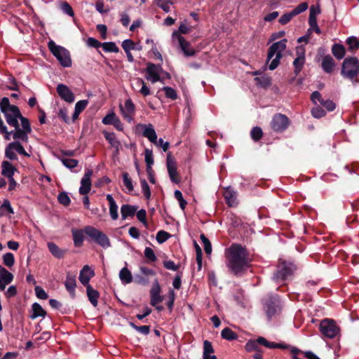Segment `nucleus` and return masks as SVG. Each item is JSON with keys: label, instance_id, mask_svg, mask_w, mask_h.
I'll return each mask as SVG.
<instances>
[{"label": "nucleus", "instance_id": "nucleus-51", "mask_svg": "<svg viewBox=\"0 0 359 359\" xmlns=\"http://www.w3.org/2000/svg\"><path fill=\"white\" fill-rule=\"evenodd\" d=\"M200 238L203 243L204 250L205 253L207 255H210L212 252V245L210 241L208 240V238H206V236L203 233H202L200 236Z\"/></svg>", "mask_w": 359, "mask_h": 359}, {"label": "nucleus", "instance_id": "nucleus-59", "mask_svg": "<svg viewBox=\"0 0 359 359\" xmlns=\"http://www.w3.org/2000/svg\"><path fill=\"white\" fill-rule=\"evenodd\" d=\"M168 299H168L166 305H167V307L169 309V311H172L173 309L174 302H175V292L172 289H170L168 291Z\"/></svg>", "mask_w": 359, "mask_h": 359}, {"label": "nucleus", "instance_id": "nucleus-18", "mask_svg": "<svg viewBox=\"0 0 359 359\" xmlns=\"http://www.w3.org/2000/svg\"><path fill=\"white\" fill-rule=\"evenodd\" d=\"M56 90L60 98L65 102L72 103L74 101L75 96L74 93L66 85L62 83L58 84Z\"/></svg>", "mask_w": 359, "mask_h": 359}, {"label": "nucleus", "instance_id": "nucleus-47", "mask_svg": "<svg viewBox=\"0 0 359 359\" xmlns=\"http://www.w3.org/2000/svg\"><path fill=\"white\" fill-rule=\"evenodd\" d=\"M57 201L60 204H62L65 206L69 205V204L71 203L70 198L68 196L67 194L65 191L61 192L58 194Z\"/></svg>", "mask_w": 359, "mask_h": 359}, {"label": "nucleus", "instance_id": "nucleus-39", "mask_svg": "<svg viewBox=\"0 0 359 359\" xmlns=\"http://www.w3.org/2000/svg\"><path fill=\"white\" fill-rule=\"evenodd\" d=\"M251 138L255 141L257 142L263 137V131L260 127L256 126L252 128L250 131Z\"/></svg>", "mask_w": 359, "mask_h": 359}, {"label": "nucleus", "instance_id": "nucleus-14", "mask_svg": "<svg viewBox=\"0 0 359 359\" xmlns=\"http://www.w3.org/2000/svg\"><path fill=\"white\" fill-rule=\"evenodd\" d=\"M119 108L123 118L128 123L133 121V116L135 114V105L131 99L125 101L124 106L119 105Z\"/></svg>", "mask_w": 359, "mask_h": 359}, {"label": "nucleus", "instance_id": "nucleus-10", "mask_svg": "<svg viewBox=\"0 0 359 359\" xmlns=\"http://www.w3.org/2000/svg\"><path fill=\"white\" fill-rule=\"evenodd\" d=\"M290 123V121L286 115L278 113L273 115L271 121V127L273 131L282 133L288 128Z\"/></svg>", "mask_w": 359, "mask_h": 359}, {"label": "nucleus", "instance_id": "nucleus-2", "mask_svg": "<svg viewBox=\"0 0 359 359\" xmlns=\"http://www.w3.org/2000/svg\"><path fill=\"white\" fill-rule=\"evenodd\" d=\"M0 109L1 112L6 117V114L11 115V118H14L18 121H21L22 128L27 133L29 134L32 132V128L29 119L21 114L20 109L15 105L10 104L9 99L4 97L0 102Z\"/></svg>", "mask_w": 359, "mask_h": 359}, {"label": "nucleus", "instance_id": "nucleus-13", "mask_svg": "<svg viewBox=\"0 0 359 359\" xmlns=\"http://www.w3.org/2000/svg\"><path fill=\"white\" fill-rule=\"evenodd\" d=\"M166 165L170 180L175 184H179L180 177L177 172V162L170 152L167 154Z\"/></svg>", "mask_w": 359, "mask_h": 359}, {"label": "nucleus", "instance_id": "nucleus-57", "mask_svg": "<svg viewBox=\"0 0 359 359\" xmlns=\"http://www.w3.org/2000/svg\"><path fill=\"white\" fill-rule=\"evenodd\" d=\"M309 7V5L306 2H302L299 4L292 11L294 16H296L303 12H304Z\"/></svg>", "mask_w": 359, "mask_h": 359}, {"label": "nucleus", "instance_id": "nucleus-17", "mask_svg": "<svg viewBox=\"0 0 359 359\" xmlns=\"http://www.w3.org/2000/svg\"><path fill=\"white\" fill-rule=\"evenodd\" d=\"M173 37H177L179 41L180 46L186 56H194L196 54V50L191 47V44L182 36H181L177 31L173 32Z\"/></svg>", "mask_w": 359, "mask_h": 359}, {"label": "nucleus", "instance_id": "nucleus-8", "mask_svg": "<svg viewBox=\"0 0 359 359\" xmlns=\"http://www.w3.org/2000/svg\"><path fill=\"white\" fill-rule=\"evenodd\" d=\"M83 231L87 236L102 248H107L110 246L109 238L102 231L91 226H86Z\"/></svg>", "mask_w": 359, "mask_h": 359}, {"label": "nucleus", "instance_id": "nucleus-53", "mask_svg": "<svg viewBox=\"0 0 359 359\" xmlns=\"http://www.w3.org/2000/svg\"><path fill=\"white\" fill-rule=\"evenodd\" d=\"M62 164L69 169H72L78 165L79 161L74 158H61Z\"/></svg>", "mask_w": 359, "mask_h": 359}, {"label": "nucleus", "instance_id": "nucleus-36", "mask_svg": "<svg viewBox=\"0 0 359 359\" xmlns=\"http://www.w3.org/2000/svg\"><path fill=\"white\" fill-rule=\"evenodd\" d=\"M221 337L222 339L228 341H233L238 339V334L228 327L222 330Z\"/></svg>", "mask_w": 359, "mask_h": 359}, {"label": "nucleus", "instance_id": "nucleus-62", "mask_svg": "<svg viewBox=\"0 0 359 359\" xmlns=\"http://www.w3.org/2000/svg\"><path fill=\"white\" fill-rule=\"evenodd\" d=\"M137 217L140 222H141L144 226H147L148 223L147 221V212L144 209L140 210L137 214Z\"/></svg>", "mask_w": 359, "mask_h": 359}, {"label": "nucleus", "instance_id": "nucleus-40", "mask_svg": "<svg viewBox=\"0 0 359 359\" xmlns=\"http://www.w3.org/2000/svg\"><path fill=\"white\" fill-rule=\"evenodd\" d=\"M102 48L105 52L108 53H118L119 51V48L114 42L102 43Z\"/></svg>", "mask_w": 359, "mask_h": 359}, {"label": "nucleus", "instance_id": "nucleus-31", "mask_svg": "<svg viewBox=\"0 0 359 359\" xmlns=\"http://www.w3.org/2000/svg\"><path fill=\"white\" fill-rule=\"evenodd\" d=\"M48 248L50 252L56 258L61 259L63 258L66 250L60 248L55 243H48Z\"/></svg>", "mask_w": 359, "mask_h": 359}, {"label": "nucleus", "instance_id": "nucleus-1", "mask_svg": "<svg viewBox=\"0 0 359 359\" xmlns=\"http://www.w3.org/2000/svg\"><path fill=\"white\" fill-rule=\"evenodd\" d=\"M226 265L229 273L242 277L250 267L251 259L245 248L240 244H232L226 252Z\"/></svg>", "mask_w": 359, "mask_h": 359}, {"label": "nucleus", "instance_id": "nucleus-37", "mask_svg": "<svg viewBox=\"0 0 359 359\" xmlns=\"http://www.w3.org/2000/svg\"><path fill=\"white\" fill-rule=\"evenodd\" d=\"M346 43L348 45V50L351 53H355L359 49V41L355 36L348 37Z\"/></svg>", "mask_w": 359, "mask_h": 359}, {"label": "nucleus", "instance_id": "nucleus-55", "mask_svg": "<svg viewBox=\"0 0 359 359\" xmlns=\"http://www.w3.org/2000/svg\"><path fill=\"white\" fill-rule=\"evenodd\" d=\"M255 80L257 81L258 84H259L261 86L264 88L269 87L271 84V79L270 77H256Z\"/></svg>", "mask_w": 359, "mask_h": 359}, {"label": "nucleus", "instance_id": "nucleus-52", "mask_svg": "<svg viewBox=\"0 0 359 359\" xmlns=\"http://www.w3.org/2000/svg\"><path fill=\"white\" fill-rule=\"evenodd\" d=\"M140 184H141L142 190L144 197L147 199H149L151 197V191H150L149 186L148 183L147 182L146 180L141 179Z\"/></svg>", "mask_w": 359, "mask_h": 359}, {"label": "nucleus", "instance_id": "nucleus-43", "mask_svg": "<svg viewBox=\"0 0 359 359\" xmlns=\"http://www.w3.org/2000/svg\"><path fill=\"white\" fill-rule=\"evenodd\" d=\"M162 90L165 92V97L170 98L172 100L177 99V93L175 89L169 86H165L162 88Z\"/></svg>", "mask_w": 359, "mask_h": 359}, {"label": "nucleus", "instance_id": "nucleus-22", "mask_svg": "<svg viewBox=\"0 0 359 359\" xmlns=\"http://www.w3.org/2000/svg\"><path fill=\"white\" fill-rule=\"evenodd\" d=\"M223 196L228 206L235 207L237 205L236 192L231 187H227L224 189Z\"/></svg>", "mask_w": 359, "mask_h": 359}, {"label": "nucleus", "instance_id": "nucleus-28", "mask_svg": "<svg viewBox=\"0 0 359 359\" xmlns=\"http://www.w3.org/2000/svg\"><path fill=\"white\" fill-rule=\"evenodd\" d=\"M137 210V207L128 204H124L121 207V214L122 219H126L129 217L135 216Z\"/></svg>", "mask_w": 359, "mask_h": 359}, {"label": "nucleus", "instance_id": "nucleus-64", "mask_svg": "<svg viewBox=\"0 0 359 359\" xmlns=\"http://www.w3.org/2000/svg\"><path fill=\"white\" fill-rule=\"evenodd\" d=\"M34 290L37 298L40 299H46L48 298V296L47 293L41 287L36 286Z\"/></svg>", "mask_w": 359, "mask_h": 359}, {"label": "nucleus", "instance_id": "nucleus-56", "mask_svg": "<svg viewBox=\"0 0 359 359\" xmlns=\"http://www.w3.org/2000/svg\"><path fill=\"white\" fill-rule=\"evenodd\" d=\"M245 350L248 352L251 351H257L259 350L258 344L256 340H250L248 341L245 346Z\"/></svg>", "mask_w": 359, "mask_h": 359}, {"label": "nucleus", "instance_id": "nucleus-16", "mask_svg": "<svg viewBox=\"0 0 359 359\" xmlns=\"http://www.w3.org/2000/svg\"><path fill=\"white\" fill-rule=\"evenodd\" d=\"M161 292L160 285L158 280H156L150 290V304L152 306H156L157 304L163 301L164 297L160 294Z\"/></svg>", "mask_w": 359, "mask_h": 359}, {"label": "nucleus", "instance_id": "nucleus-11", "mask_svg": "<svg viewBox=\"0 0 359 359\" xmlns=\"http://www.w3.org/2000/svg\"><path fill=\"white\" fill-rule=\"evenodd\" d=\"M147 74L146 79L152 83L161 81L160 73L163 72L161 64H154L152 62L147 63V68L145 69Z\"/></svg>", "mask_w": 359, "mask_h": 359}, {"label": "nucleus", "instance_id": "nucleus-60", "mask_svg": "<svg viewBox=\"0 0 359 359\" xmlns=\"http://www.w3.org/2000/svg\"><path fill=\"white\" fill-rule=\"evenodd\" d=\"M123 181L124 185L126 187V188L130 191L133 190V185L132 180L129 177L128 173L126 172L123 173Z\"/></svg>", "mask_w": 359, "mask_h": 359}, {"label": "nucleus", "instance_id": "nucleus-33", "mask_svg": "<svg viewBox=\"0 0 359 359\" xmlns=\"http://www.w3.org/2000/svg\"><path fill=\"white\" fill-rule=\"evenodd\" d=\"M84 231L74 229L72 230L74 244L76 247L79 248L82 246L83 243L84 236H83Z\"/></svg>", "mask_w": 359, "mask_h": 359}, {"label": "nucleus", "instance_id": "nucleus-19", "mask_svg": "<svg viewBox=\"0 0 359 359\" xmlns=\"http://www.w3.org/2000/svg\"><path fill=\"white\" fill-rule=\"evenodd\" d=\"M93 175V170H88L86 172L84 176L81 181V187L79 188V194L81 195H86L91 189V180L90 177Z\"/></svg>", "mask_w": 359, "mask_h": 359}, {"label": "nucleus", "instance_id": "nucleus-44", "mask_svg": "<svg viewBox=\"0 0 359 359\" xmlns=\"http://www.w3.org/2000/svg\"><path fill=\"white\" fill-rule=\"evenodd\" d=\"M4 264L8 267H11L15 263V257L13 253L7 252L3 256Z\"/></svg>", "mask_w": 359, "mask_h": 359}, {"label": "nucleus", "instance_id": "nucleus-34", "mask_svg": "<svg viewBox=\"0 0 359 359\" xmlns=\"http://www.w3.org/2000/svg\"><path fill=\"white\" fill-rule=\"evenodd\" d=\"M32 313L30 316L32 319H35L39 317H45L46 311L38 303H34L32 306Z\"/></svg>", "mask_w": 359, "mask_h": 359}, {"label": "nucleus", "instance_id": "nucleus-35", "mask_svg": "<svg viewBox=\"0 0 359 359\" xmlns=\"http://www.w3.org/2000/svg\"><path fill=\"white\" fill-rule=\"evenodd\" d=\"M119 278L124 284L130 283L133 281V276L127 267H123L119 272Z\"/></svg>", "mask_w": 359, "mask_h": 359}, {"label": "nucleus", "instance_id": "nucleus-54", "mask_svg": "<svg viewBox=\"0 0 359 359\" xmlns=\"http://www.w3.org/2000/svg\"><path fill=\"white\" fill-rule=\"evenodd\" d=\"M121 46L125 52L130 51L131 50H135V43L131 39H126L122 42Z\"/></svg>", "mask_w": 359, "mask_h": 359}, {"label": "nucleus", "instance_id": "nucleus-25", "mask_svg": "<svg viewBox=\"0 0 359 359\" xmlns=\"http://www.w3.org/2000/svg\"><path fill=\"white\" fill-rule=\"evenodd\" d=\"M142 127L144 128V130L142 132V135L147 137L153 144H156L157 135L156 133L155 130L153 128V126L151 124H149L147 126L142 125Z\"/></svg>", "mask_w": 359, "mask_h": 359}, {"label": "nucleus", "instance_id": "nucleus-48", "mask_svg": "<svg viewBox=\"0 0 359 359\" xmlns=\"http://www.w3.org/2000/svg\"><path fill=\"white\" fill-rule=\"evenodd\" d=\"M175 198L178 201L180 208L184 210L187 205V202L184 199L180 191L176 190L174 193Z\"/></svg>", "mask_w": 359, "mask_h": 359}, {"label": "nucleus", "instance_id": "nucleus-45", "mask_svg": "<svg viewBox=\"0 0 359 359\" xmlns=\"http://www.w3.org/2000/svg\"><path fill=\"white\" fill-rule=\"evenodd\" d=\"M144 156L147 168H150L154 163L152 150L149 149H145Z\"/></svg>", "mask_w": 359, "mask_h": 359}, {"label": "nucleus", "instance_id": "nucleus-38", "mask_svg": "<svg viewBox=\"0 0 359 359\" xmlns=\"http://www.w3.org/2000/svg\"><path fill=\"white\" fill-rule=\"evenodd\" d=\"M0 280L6 284L11 283L13 280V275L7 269L0 265Z\"/></svg>", "mask_w": 359, "mask_h": 359}, {"label": "nucleus", "instance_id": "nucleus-6", "mask_svg": "<svg viewBox=\"0 0 359 359\" xmlns=\"http://www.w3.org/2000/svg\"><path fill=\"white\" fill-rule=\"evenodd\" d=\"M287 41L286 39H282L278 42L273 43L268 49L267 62L273 58L276 55V57L272 60L269 68L270 70H274L277 68L280 63V60L283 57V51L286 48V43Z\"/></svg>", "mask_w": 359, "mask_h": 359}, {"label": "nucleus", "instance_id": "nucleus-42", "mask_svg": "<svg viewBox=\"0 0 359 359\" xmlns=\"http://www.w3.org/2000/svg\"><path fill=\"white\" fill-rule=\"evenodd\" d=\"M129 325L131 327H133L136 331L139 332L140 333H142L144 335H148L150 333V326L149 325H141L138 326L135 325L133 322H130Z\"/></svg>", "mask_w": 359, "mask_h": 359}, {"label": "nucleus", "instance_id": "nucleus-23", "mask_svg": "<svg viewBox=\"0 0 359 359\" xmlns=\"http://www.w3.org/2000/svg\"><path fill=\"white\" fill-rule=\"evenodd\" d=\"M17 171V168H15L11 162L8 161H4L1 163V175L4 177L7 178H11Z\"/></svg>", "mask_w": 359, "mask_h": 359}, {"label": "nucleus", "instance_id": "nucleus-50", "mask_svg": "<svg viewBox=\"0 0 359 359\" xmlns=\"http://www.w3.org/2000/svg\"><path fill=\"white\" fill-rule=\"evenodd\" d=\"M170 236L171 235L168 232L161 230L156 234V241L158 243L161 244L165 242Z\"/></svg>", "mask_w": 359, "mask_h": 359}, {"label": "nucleus", "instance_id": "nucleus-41", "mask_svg": "<svg viewBox=\"0 0 359 359\" xmlns=\"http://www.w3.org/2000/svg\"><path fill=\"white\" fill-rule=\"evenodd\" d=\"M14 151L15 149L13 146L11 145V142L9 143L5 149V156L11 161L18 160V156Z\"/></svg>", "mask_w": 359, "mask_h": 359}, {"label": "nucleus", "instance_id": "nucleus-21", "mask_svg": "<svg viewBox=\"0 0 359 359\" xmlns=\"http://www.w3.org/2000/svg\"><path fill=\"white\" fill-rule=\"evenodd\" d=\"M95 273L91 270L88 265H85L81 270L79 273V280L84 286L87 287L89 284V281L92 277H93Z\"/></svg>", "mask_w": 359, "mask_h": 359}, {"label": "nucleus", "instance_id": "nucleus-5", "mask_svg": "<svg viewBox=\"0 0 359 359\" xmlns=\"http://www.w3.org/2000/svg\"><path fill=\"white\" fill-rule=\"evenodd\" d=\"M263 309L268 320L275 319L282 311V304L278 295H268L262 299Z\"/></svg>", "mask_w": 359, "mask_h": 359}, {"label": "nucleus", "instance_id": "nucleus-26", "mask_svg": "<svg viewBox=\"0 0 359 359\" xmlns=\"http://www.w3.org/2000/svg\"><path fill=\"white\" fill-rule=\"evenodd\" d=\"M335 65L336 63L334 59L330 55H327L323 57L322 60L321 67L325 73H332L334 70Z\"/></svg>", "mask_w": 359, "mask_h": 359}, {"label": "nucleus", "instance_id": "nucleus-12", "mask_svg": "<svg viewBox=\"0 0 359 359\" xmlns=\"http://www.w3.org/2000/svg\"><path fill=\"white\" fill-rule=\"evenodd\" d=\"M6 121L10 126L15 128V130H12L13 138L14 140H20L23 142H27L28 140V133L25 130H21L17 120L11 118V115L6 114Z\"/></svg>", "mask_w": 359, "mask_h": 359}, {"label": "nucleus", "instance_id": "nucleus-24", "mask_svg": "<svg viewBox=\"0 0 359 359\" xmlns=\"http://www.w3.org/2000/svg\"><path fill=\"white\" fill-rule=\"evenodd\" d=\"M102 133L106 140L115 149L116 153L118 154L121 148V142L116 139L115 133L107 131H103Z\"/></svg>", "mask_w": 359, "mask_h": 359}, {"label": "nucleus", "instance_id": "nucleus-7", "mask_svg": "<svg viewBox=\"0 0 359 359\" xmlns=\"http://www.w3.org/2000/svg\"><path fill=\"white\" fill-rule=\"evenodd\" d=\"M48 47L51 53L57 58L60 64L64 67H69L72 65L69 51L65 48L56 45L50 40L48 43Z\"/></svg>", "mask_w": 359, "mask_h": 359}, {"label": "nucleus", "instance_id": "nucleus-30", "mask_svg": "<svg viewBox=\"0 0 359 359\" xmlns=\"http://www.w3.org/2000/svg\"><path fill=\"white\" fill-rule=\"evenodd\" d=\"M214 351L212 343L208 340H205L203 341V359H217L216 355H211Z\"/></svg>", "mask_w": 359, "mask_h": 359}, {"label": "nucleus", "instance_id": "nucleus-58", "mask_svg": "<svg viewBox=\"0 0 359 359\" xmlns=\"http://www.w3.org/2000/svg\"><path fill=\"white\" fill-rule=\"evenodd\" d=\"M116 118L117 116L116 114L114 111H111L102 118V122L104 125H112Z\"/></svg>", "mask_w": 359, "mask_h": 359}, {"label": "nucleus", "instance_id": "nucleus-9", "mask_svg": "<svg viewBox=\"0 0 359 359\" xmlns=\"http://www.w3.org/2000/svg\"><path fill=\"white\" fill-rule=\"evenodd\" d=\"M319 328L322 334L329 339L335 338L340 332V329L335 321L328 318L323 319L320 322Z\"/></svg>", "mask_w": 359, "mask_h": 359}, {"label": "nucleus", "instance_id": "nucleus-32", "mask_svg": "<svg viewBox=\"0 0 359 359\" xmlns=\"http://www.w3.org/2000/svg\"><path fill=\"white\" fill-rule=\"evenodd\" d=\"M332 53L337 60H341L346 54L345 47L340 43H334L332 46Z\"/></svg>", "mask_w": 359, "mask_h": 359}, {"label": "nucleus", "instance_id": "nucleus-29", "mask_svg": "<svg viewBox=\"0 0 359 359\" xmlns=\"http://www.w3.org/2000/svg\"><path fill=\"white\" fill-rule=\"evenodd\" d=\"M107 200L109 205V214L113 220H116L118 217V205L111 194L107 195Z\"/></svg>", "mask_w": 359, "mask_h": 359}, {"label": "nucleus", "instance_id": "nucleus-15", "mask_svg": "<svg viewBox=\"0 0 359 359\" xmlns=\"http://www.w3.org/2000/svg\"><path fill=\"white\" fill-rule=\"evenodd\" d=\"M297 57L293 61L294 67V72L297 76L302 71L305 63V50L302 46H297L296 48Z\"/></svg>", "mask_w": 359, "mask_h": 359}, {"label": "nucleus", "instance_id": "nucleus-61", "mask_svg": "<svg viewBox=\"0 0 359 359\" xmlns=\"http://www.w3.org/2000/svg\"><path fill=\"white\" fill-rule=\"evenodd\" d=\"M144 256L146 258H147L150 262H156L157 259V257L154 252V250L149 248L147 247L144 250Z\"/></svg>", "mask_w": 359, "mask_h": 359}, {"label": "nucleus", "instance_id": "nucleus-3", "mask_svg": "<svg viewBox=\"0 0 359 359\" xmlns=\"http://www.w3.org/2000/svg\"><path fill=\"white\" fill-rule=\"evenodd\" d=\"M297 269V264L293 261L279 259L276 269L273 273L272 280L276 284L283 283L292 278Z\"/></svg>", "mask_w": 359, "mask_h": 359}, {"label": "nucleus", "instance_id": "nucleus-4", "mask_svg": "<svg viewBox=\"0 0 359 359\" xmlns=\"http://www.w3.org/2000/svg\"><path fill=\"white\" fill-rule=\"evenodd\" d=\"M341 74L353 84L359 83V60L355 57H346L342 62Z\"/></svg>", "mask_w": 359, "mask_h": 359}, {"label": "nucleus", "instance_id": "nucleus-63", "mask_svg": "<svg viewBox=\"0 0 359 359\" xmlns=\"http://www.w3.org/2000/svg\"><path fill=\"white\" fill-rule=\"evenodd\" d=\"M320 104H322L329 111H332L336 108L335 103L330 100H323V102H321Z\"/></svg>", "mask_w": 359, "mask_h": 359}, {"label": "nucleus", "instance_id": "nucleus-49", "mask_svg": "<svg viewBox=\"0 0 359 359\" xmlns=\"http://www.w3.org/2000/svg\"><path fill=\"white\" fill-rule=\"evenodd\" d=\"M311 114L316 118H320L325 116L326 112L320 106L317 105L311 109Z\"/></svg>", "mask_w": 359, "mask_h": 359}, {"label": "nucleus", "instance_id": "nucleus-46", "mask_svg": "<svg viewBox=\"0 0 359 359\" xmlns=\"http://www.w3.org/2000/svg\"><path fill=\"white\" fill-rule=\"evenodd\" d=\"M11 145L13 146L15 151H16L19 154L23 155L25 156H29V154L25 150L23 146L18 141H14L11 142Z\"/></svg>", "mask_w": 359, "mask_h": 359}, {"label": "nucleus", "instance_id": "nucleus-27", "mask_svg": "<svg viewBox=\"0 0 359 359\" xmlns=\"http://www.w3.org/2000/svg\"><path fill=\"white\" fill-rule=\"evenodd\" d=\"M86 292L88 300L94 307L98 305V299L100 297V292L95 290L91 285H88L86 287Z\"/></svg>", "mask_w": 359, "mask_h": 359}, {"label": "nucleus", "instance_id": "nucleus-20", "mask_svg": "<svg viewBox=\"0 0 359 359\" xmlns=\"http://www.w3.org/2000/svg\"><path fill=\"white\" fill-rule=\"evenodd\" d=\"M65 286L66 290L69 293L70 297L72 299H74L76 297L75 288L76 287V276L71 275L69 273H68L65 281Z\"/></svg>", "mask_w": 359, "mask_h": 359}]
</instances>
